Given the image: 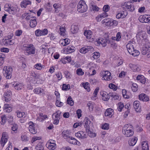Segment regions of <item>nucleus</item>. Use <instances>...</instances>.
<instances>
[{
	"instance_id": "nucleus-11",
	"label": "nucleus",
	"mask_w": 150,
	"mask_h": 150,
	"mask_svg": "<svg viewBox=\"0 0 150 150\" xmlns=\"http://www.w3.org/2000/svg\"><path fill=\"white\" fill-rule=\"evenodd\" d=\"M12 93L11 91L9 90L5 92L4 93L5 100L6 102H8L11 100Z\"/></svg>"
},
{
	"instance_id": "nucleus-1",
	"label": "nucleus",
	"mask_w": 150,
	"mask_h": 150,
	"mask_svg": "<svg viewBox=\"0 0 150 150\" xmlns=\"http://www.w3.org/2000/svg\"><path fill=\"white\" fill-rule=\"evenodd\" d=\"M138 35L142 40V44L143 47L141 50L143 54L146 55L147 57H150V43L147 39V35L145 32L141 31L138 33Z\"/></svg>"
},
{
	"instance_id": "nucleus-22",
	"label": "nucleus",
	"mask_w": 150,
	"mask_h": 150,
	"mask_svg": "<svg viewBox=\"0 0 150 150\" xmlns=\"http://www.w3.org/2000/svg\"><path fill=\"white\" fill-rule=\"evenodd\" d=\"M113 110L111 108L107 109L105 113V116L111 117L113 114Z\"/></svg>"
},
{
	"instance_id": "nucleus-45",
	"label": "nucleus",
	"mask_w": 150,
	"mask_h": 150,
	"mask_svg": "<svg viewBox=\"0 0 150 150\" xmlns=\"http://www.w3.org/2000/svg\"><path fill=\"white\" fill-rule=\"evenodd\" d=\"M35 149V150H43L44 147L42 144H38L37 145Z\"/></svg>"
},
{
	"instance_id": "nucleus-24",
	"label": "nucleus",
	"mask_w": 150,
	"mask_h": 150,
	"mask_svg": "<svg viewBox=\"0 0 150 150\" xmlns=\"http://www.w3.org/2000/svg\"><path fill=\"white\" fill-rule=\"evenodd\" d=\"M13 86L15 89L18 90L21 89L23 87V85L21 83H15Z\"/></svg>"
},
{
	"instance_id": "nucleus-2",
	"label": "nucleus",
	"mask_w": 150,
	"mask_h": 150,
	"mask_svg": "<svg viewBox=\"0 0 150 150\" xmlns=\"http://www.w3.org/2000/svg\"><path fill=\"white\" fill-rule=\"evenodd\" d=\"M133 127L131 125H125L123 128L122 133L126 136L130 137L133 134Z\"/></svg>"
},
{
	"instance_id": "nucleus-34",
	"label": "nucleus",
	"mask_w": 150,
	"mask_h": 150,
	"mask_svg": "<svg viewBox=\"0 0 150 150\" xmlns=\"http://www.w3.org/2000/svg\"><path fill=\"white\" fill-rule=\"evenodd\" d=\"M44 90L41 88H37L33 90V91L35 93L39 94L42 93H43Z\"/></svg>"
},
{
	"instance_id": "nucleus-29",
	"label": "nucleus",
	"mask_w": 150,
	"mask_h": 150,
	"mask_svg": "<svg viewBox=\"0 0 150 150\" xmlns=\"http://www.w3.org/2000/svg\"><path fill=\"white\" fill-rule=\"evenodd\" d=\"M4 109L5 112H10L12 111V108L8 104H5L4 107Z\"/></svg>"
},
{
	"instance_id": "nucleus-43",
	"label": "nucleus",
	"mask_w": 150,
	"mask_h": 150,
	"mask_svg": "<svg viewBox=\"0 0 150 150\" xmlns=\"http://www.w3.org/2000/svg\"><path fill=\"white\" fill-rule=\"evenodd\" d=\"M99 90V87H97L95 90L93 92V94L94 96L91 97L92 99H94V97H96L97 96V94Z\"/></svg>"
},
{
	"instance_id": "nucleus-13",
	"label": "nucleus",
	"mask_w": 150,
	"mask_h": 150,
	"mask_svg": "<svg viewBox=\"0 0 150 150\" xmlns=\"http://www.w3.org/2000/svg\"><path fill=\"white\" fill-rule=\"evenodd\" d=\"M8 136L7 133L6 132H3L2 137L1 139V144L3 147L7 141Z\"/></svg>"
},
{
	"instance_id": "nucleus-3",
	"label": "nucleus",
	"mask_w": 150,
	"mask_h": 150,
	"mask_svg": "<svg viewBox=\"0 0 150 150\" xmlns=\"http://www.w3.org/2000/svg\"><path fill=\"white\" fill-rule=\"evenodd\" d=\"M23 49L26 55L34 54L35 53V48L32 44L24 45Z\"/></svg>"
},
{
	"instance_id": "nucleus-15",
	"label": "nucleus",
	"mask_w": 150,
	"mask_h": 150,
	"mask_svg": "<svg viewBox=\"0 0 150 150\" xmlns=\"http://www.w3.org/2000/svg\"><path fill=\"white\" fill-rule=\"evenodd\" d=\"M132 42L129 41V43L126 45V47L127 49L128 52L130 54L133 51V49L134 48L133 45H132Z\"/></svg>"
},
{
	"instance_id": "nucleus-47",
	"label": "nucleus",
	"mask_w": 150,
	"mask_h": 150,
	"mask_svg": "<svg viewBox=\"0 0 150 150\" xmlns=\"http://www.w3.org/2000/svg\"><path fill=\"white\" fill-rule=\"evenodd\" d=\"M70 88V86L69 84L67 85L65 84H63L62 89L64 90L67 91L69 90Z\"/></svg>"
},
{
	"instance_id": "nucleus-30",
	"label": "nucleus",
	"mask_w": 150,
	"mask_h": 150,
	"mask_svg": "<svg viewBox=\"0 0 150 150\" xmlns=\"http://www.w3.org/2000/svg\"><path fill=\"white\" fill-rule=\"evenodd\" d=\"M142 150H149V146L147 142H143L142 143Z\"/></svg>"
},
{
	"instance_id": "nucleus-41",
	"label": "nucleus",
	"mask_w": 150,
	"mask_h": 150,
	"mask_svg": "<svg viewBox=\"0 0 150 150\" xmlns=\"http://www.w3.org/2000/svg\"><path fill=\"white\" fill-rule=\"evenodd\" d=\"M67 101V104L70 105L71 106H72L74 105V101L71 96H69L68 98Z\"/></svg>"
},
{
	"instance_id": "nucleus-55",
	"label": "nucleus",
	"mask_w": 150,
	"mask_h": 150,
	"mask_svg": "<svg viewBox=\"0 0 150 150\" xmlns=\"http://www.w3.org/2000/svg\"><path fill=\"white\" fill-rule=\"evenodd\" d=\"M40 139H41V138L40 137H37L34 136L32 138L31 140V142L32 143H33L35 141H36V140H39Z\"/></svg>"
},
{
	"instance_id": "nucleus-26",
	"label": "nucleus",
	"mask_w": 150,
	"mask_h": 150,
	"mask_svg": "<svg viewBox=\"0 0 150 150\" xmlns=\"http://www.w3.org/2000/svg\"><path fill=\"white\" fill-rule=\"evenodd\" d=\"M134 108L137 112H139L140 108L139 107V102L138 101H135L133 103Z\"/></svg>"
},
{
	"instance_id": "nucleus-12",
	"label": "nucleus",
	"mask_w": 150,
	"mask_h": 150,
	"mask_svg": "<svg viewBox=\"0 0 150 150\" xmlns=\"http://www.w3.org/2000/svg\"><path fill=\"white\" fill-rule=\"evenodd\" d=\"M28 124L29 126L28 127L30 132L33 134H35L37 132V131L35 129L34 123L31 121Z\"/></svg>"
},
{
	"instance_id": "nucleus-48",
	"label": "nucleus",
	"mask_w": 150,
	"mask_h": 150,
	"mask_svg": "<svg viewBox=\"0 0 150 150\" xmlns=\"http://www.w3.org/2000/svg\"><path fill=\"white\" fill-rule=\"evenodd\" d=\"M59 30L60 31L59 34L62 36H64L65 31V28L63 27H60Z\"/></svg>"
},
{
	"instance_id": "nucleus-6",
	"label": "nucleus",
	"mask_w": 150,
	"mask_h": 150,
	"mask_svg": "<svg viewBox=\"0 0 150 150\" xmlns=\"http://www.w3.org/2000/svg\"><path fill=\"white\" fill-rule=\"evenodd\" d=\"M84 34L86 37L89 42H92L94 41V38L92 37V32L91 30L85 31Z\"/></svg>"
},
{
	"instance_id": "nucleus-52",
	"label": "nucleus",
	"mask_w": 150,
	"mask_h": 150,
	"mask_svg": "<svg viewBox=\"0 0 150 150\" xmlns=\"http://www.w3.org/2000/svg\"><path fill=\"white\" fill-rule=\"evenodd\" d=\"M89 84L88 83H86L83 85V86L85 89L87 90L88 92L90 91V88L89 87Z\"/></svg>"
},
{
	"instance_id": "nucleus-10",
	"label": "nucleus",
	"mask_w": 150,
	"mask_h": 150,
	"mask_svg": "<svg viewBox=\"0 0 150 150\" xmlns=\"http://www.w3.org/2000/svg\"><path fill=\"white\" fill-rule=\"evenodd\" d=\"M122 5L123 6H125L129 11H133L134 10L135 8L134 6L132 5L130 2H125L122 3Z\"/></svg>"
},
{
	"instance_id": "nucleus-7",
	"label": "nucleus",
	"mask_w": 150,
	"mask_h": 150,
	"mask_svg": "<svg viewBox=\"0 0 150 150\" xmlns=\"http://www.w3.org/2000/svg\"><path fill=\"white\" fill-rule=\"evenodd\" d=\"M48 33V31L47 29L40 30L37 29L35 31V35L38 37L47 35Z\"/></svg>"
},
{
	"instance_id": "nucleus-61",
	"label": "nucleus",
	"mask_w": 150,
	"mask_h": 150,
	"mask_svg": "<svg viewBox=\"0 0 150 150\" xmlns=\"http://www.w3.org/2000/svg\"><path fill=\"white\" fill-rule=\"evenodd\" d=\"M83 131H80L79 132H78L77 133H76L75 134V136L77 137H78V138H80L81 139V136L82 135V134H83Z\"/></svg>"
},
{
	"instance_id": "nucleus-64",
	"label": "nucleus",
	"mask_w": 150,
	"mask_h": 150,
	"mask_svg": "<svg viewBox=\"0 0 150 150\" xmlns=\"http://www.w3.org/2000/svg\"><path fill=\"white\" fill-rule=\"evenodd\" d=\"M13 126L11 127V130L15 132L17 130L18 127L17 125L15 124H14V125H13Z\"/></svg>"
},
{
	"instance_id": "nucleus-50",
	"label": "nucleus",
	"mask_w": 150,
	"mask_h": 150,
	"mask_svg": "<svg viewBox=\"0 0 150 150\" xmlns=\"http://www.w3.org/2000/svg\"><path fill=\"white\" fill-rule=\"evenodd\" d=\"M64 74L66 78L67 79H71V75L68 71H64Z\"/></svg>"
},
{
	"instance_id": "nucleus-21",
	"label": "nucleus",
	"mask_w": 150,
	"mask_h": 150,
	"mask_svg": "<svg viewBox=\"0 0 150 150\" xmlns=\"http://www.w3.org/2000/svg\"><path fill=\"white\" fill-rule=\"evenodd\" d=\"M137 79L140 81V82L143 84H144L146 81V78L144 76L141 75H138L137 77Z\"/></svg>"
},
{
	"instance_id": "nucleus-32",
	"label": "nucleus",
	"mask_w": 150,
	"mask_h": 150,
	"mask_svg": "<svg viewBox=\"0 0 150 150\" xmlns=\"http://www.w3.org/2000/svg\"><path fill=\"white\" fill-rule=\"evenodd\" d=\"M46 146L47 147L48 149H50L54 150L56 147V144H50L47 143L46 144Z\"/></svg>"
},
{
	"instance_id": "nucleus-4",
	"label": "nucleus",
	"mask_w": 150,
	"mask_h": 150,
	"mask_svg": "<svg viewBox=\"0 0 150 150\" xmlns=\"http://www.w3.org/2000/svg\"><path fill=\"white\" fill-rule=\"evenodd\" d=\"M88 9L87 6L85 2L83 0L80 1L77 6V10L80 13H83L86 11Z\"/></svg>"
},
{
	"instance_id": "nucleus-58",
	"label": "nucleus",
	"mask_w": 150,
	"mask_h": 150,
	"mask_svg": "<svg viewBox=\"0 0 150 150\" xmlns=\"http://www.w3.org/2000/svg\"><path fill=\"white\" fill-rule=\"evenodd\" d=\"M61 41L63 42L66 44V45H68L70 42V40L67 38L63 39L61 40Z\"/></svg>"
},
{
	"instance_id": "nucleus-35",
	"label": "nucleus",
	"mask_w": 150,
	"mask_h": 150,
	"mask_svg": "<svg viewBox=\"0 0 150 150\" xmlns=\"http://www.w3.org/2000/svg\"><path fill=\"white\" fill-rule=\"evenodd\" d=\"M108 16V15L107 14L106 12L104 11L102 13L98 15V17L99 18L97 20V21H101V19H102L103 18L106 17Z\"/></svg>"
},
{
	"instance_id": "nucleus-44",
	"label": "nucleus",
	"mask_w": 150,
	"mask_h": 150,
	"mask_svg": "<svg viewBox=\"0 0 150 150\" xmlns=\"http://www.w3.org/2000/svg\"><path fill=\"white\" fill-rule=\"evenodd\" d=\"M139 52L138 50L134 49V48L133 49V51H132V52L130 54L134 56H136L138 55L139 54Z\"/></svg>"
},
{
	"instance_id": "nucleus-23",
	"label": "nucleus",
	"mask_w": 150,
	"mask_h": 150,
	"mask_svg": "<svg viewBox=\"0 0 150 150\" xmlns=\"http://www.w3.org/2000/svg\"><path fill=\"white\" fill-rule=\"evenodd\" d=\"M63 137L67 140L70 137V135L69 131L68 130L64 131L62 133Z\"/></svg>"
},
{
	"instance_id": "nucleus-42",
	"label": "nucleus",
	"mask_w": 150,
	"mask_h": 150,
	"mask_svg": "<svg viewBox=\"0 0 150 150\" xmlns=\"http://www.w3.org/2000/svg\"><path fill=\"white\" fill-rule=\"evenodd\" d=\"M122 93L123 97L126 99H128L129 98V95L127 94V92L125 89H123L122 91Z\"/></svg>"
},
{
	"instance_id": "nucleus-62",
	"label": "nucleus",
	"mask_w": 150,
	"mask_h": 150,
	"mask_svg": "<svg viewBox=\"0 0 150 150\" xmlns=\"http://www.w3.org/2000/svg\"><path fill=\"white\" fill-rule=\"evenodd\" d=\"M30 75L35 79H38L39 78V76L37 75V74L35 73L33 71L30 73Z\"/></svg>"
},
{
	"instance_id": "nucleus-37",
	"label": "nucleus",
	"mask_w": 150,
	"mask_h": 150,
	"mask_svg": "<svg viewBox=\"0 0 150 150\" xmlns=\"http://www.w3.org/2000/svg\"><path fill=\"white\" fill-rule=\"evenodd\" d=\"M89 131H86L88 133V135L91 137H93L96 136V134L93 132V130H91L90 129H89Z\"/></svg>"
},
{
	"instance_id": "nucleus-56",
	"label": "nucleus",
	"mask_w": 150,
	"mask_h": 150,
	"mask_svg": "<svg viewBox=\"0 0 150 150\" xmlns=\"http://www.w3.org/2000/svg\"><path fill=\"white\" fill-rule=\"evenodd\" d=\"M76 74L79 75H82L83 74L84 72L82 71V69L80 68L77 70Z\"/></svg>"
},
{
	"instance_id": "nucleus-19",
	"label": "nucleus",
	"mask_w": 150,
	"mask_h": 150,
	"mask_svg": "<svg viewBox=\"0 0 150 150\" xmlns=\"http://www.w3.org/2000/svg\"><path fill=\"white\" fill-rule=\"evenodd\" d=\"M79 30V28L77 25L72 24L71 28V31L73 34H75Z\"/></svg>"
},
{
	"instance_id": "nucleus-63",
	"label": "nucleus",
	"mask_w": 150,
	"mask_h": 150,
	"mask_svg": "<svg viewBox=\"0 0 150 150\" xmlns=\"http://www.w3.org/2000/svg\"><path fill=\"white\" fill-rule=\"evenodd\" d=\"M35 68L38 70H41L42 67L40 64H37L35 65Z\"/></svg>"
},
{
	"instance_id": "nucleus-40",
	"label": "nucleus",
	"mask_w": 150,
	"mask_h": 150,
	"mask_svg": "<svg viewBox=\"0 0 150 150\" xmlns=\"http://www.w3.org/2000/svg\"><path fill=\"white\" fill-rule=\"evenodd\" d=\"M97 42L102 44L103 46H105L106 45L105 42V39L102 38L99 39L97 41Z\"/></svg>"
},
{
	"instance_id": "nucleus-5",
	"label": "nucleus",
	"mask_w": 150,
	"mask_h": 150,
	"mask_svg": "<svg viewBox=\"0 0 150 150\" xmlns=\"http://www.w3.org/2000/svg\"><path fill=\"white\" fill-rule=\"evenodd\" d=\"M3 70L5 71V73L4 75L6 76V78L8 79H11L12 76L11 73L13 71L12 68L10 67H8V68L7 66H5L4 67Z\"/></svg>"
},
{
	"instance_id": "nucleus-14",
	"label": "nucleus",
	"mask_w": 150,
	"mask_h": 150,
	"mask_svg": "<svg viewBox=\"0 0 150 150\" xmlns=\"http://www.w3.org/2000/svg\"><path fill=\"white\" fill-rule=\"evenodd\" d=\"M112 79L110 73L108 71H105L104 76L102 78V80L109 81Z\"/></svg>"
},
{
	"instance_id": "nucleus-17",
	"label": "nucleus",
	"mask_w": 150,
	"mask_h": 150,
	"mask_svg": "<svg viewBox=\"0 0 150 150\" xmlns=\"http://www.w3.org/2000/svg\"><path fill=\"white\" fill-rule=\"evenodd\" d=\"M139 99L143 101H149V99L148 97L145 94L142 93L139 96Z\"/></svg>"
},
{
	"instance_id": "nucleus-57",
	"label": "nucleus",
	"mask_w": 150,
	"mask_h": 150,
	"mask_svg": "<svg viewBox=\"0 0 150 150\" xmlns=\"http://www.w3.org/2000/svg\"><path fill=\"white\" fill-rule=\"evenodd\" d=\"M102 129H108L109 128V125L108 123H105L102 126Z\"/></svg>"
},
{
	"instance_id": "nucleus-27",
	"label": "nucleus",
	"mask_w": 150,
	"mask_h": 150,
	"mask_svg": "<svg viewBox=\"0 0 150 150\" xmlns=\"http://www.w3.org/2000/svg\"><path fill=\"white\" fill-rule=\"evenodd\" d=\"M102 93H103L102 97L103 100L104 101L108 100L109 99L110 96L109 95V94H108L107 95V93L106 92H102ZM100 94H102V93H101Z\"/></svg>"
},
{
	"instance_id": "nucleus-36",
	"label": "nucleus",
	"mask_w": 150,
	"mask_h": 150,
	"mask_svg": "<svg viewBox=\"0 0 150 150\" xmlns=\"http://www.w3.org/2000/svg\"><path fill=\"white\" fill-rule=\"evenodd\" d=\"M59 100L60 98L59 96L57 97L55 104L56 105V106H58V107H61L63 105V103L60 101Z\"/></svg>"
},
{
	"instance_id": "nucleus-46",
	"label": "nucleus",
	"mask_w": 150,
	"mask_h": 150,
	"mask_svg": "<svg viewBox=\"0 0 150 150\" xmlns=\"http://www.w3.org/2000/svg\"><path fill=\"white\" fill-rule=\"evenodd\" d=\"M37 24L36 20L32 21L30 22V25L31 28H34L36 26Z\"/></svg>"
},
{
	"instance_id": "nucleus-39",
	"label": "nucleus",
	"mask_w": 150,
	"mask_h": 150,
	"mask_svg": "<svg viewBox=\"0 0 150 150\" xmlns=\"http://www.w3.org/2000/svg\"><path fill=\"white\" fill-rule=\"evenodd\" d=\"M5 57V55L3 54H0V66L2 65L4 62V59Z\"/></svg>"
},
{
	"instance_id": "nucleus-28",
	"label": "nucleus",
	"mask_w": 150,
	"mask_h": 150,
	"mask_svg": "<svg viewBox=\"0 0 150 150\" xmlns=\"http://www.w3.org/2000/svg\"><path fill=\"white\" fill-rule=\"evenodd\" d=\"M137 140V139L136 137L129 140L128 142L129 145L130 146H134L136 144Z\"/></svg>"
},
{
	"instance_id": "nucleus-20",
	"label": "nucleus",
	"mask_w": 150,
	"mask_h": 150,
	"mask_svg": "<svg viewBox=\"0 0 150 150\" xmlns=\"http://www.w3.org/2000/svg\"><path fill=\"white\" fill-rule=\"evenodd\" d=\"M67 140L69 142L72 144L78 145L80 144V142L77 141L75 138L71 137L68 139Z\"/></svg>"
},
{
	"instance_id": "nucleus-49",
	"label": "nucleus",
	"mask_w": 150,
	"mask_h": 150,
	"mask_svg": "<svg viewBox=\"0 0 150 150\" xmlns=\"http://www.w3.org/2000/svg\"><path fill=\"white\" fill-rule=\"evenodd\" d=\"M93 57L95 59H97L100 56V53L98 52H95L93 53Z\"/></svg>"
},
{
	"instance_id": "nucleus-59",
	"label": "nucleus",
	"mask_w": 150,
	"mask_h": 150,
	"mask_svg": "<svg viewBox=\"0 0 150 150\" xmlns=\"http://www.w3.org/2000/svg\"><path fill=\"white\" fill-rule=\"evenodd\" d=\"M1 121L0 122L1 124L2 125H4L5 124L6 122V117L5 116H3L2 117H1Z\"/></svg>"
},
{
	"instance_id": "nucleus-18",
	"label": "nucleus",
	"mask_w": 150,
	"mask_h": 150,
	"mask_svg": "<svg viewBox=\"0 0 150 150\" xmlns=\"http://www.w3.org/2000/svg\"><path fill=\"white\" fill-rule=\"evenodd\" d=\"M127 13L126 11H122L121 13H119L116 16V17L117 19H120L121 18H124L127 15Z\"/></svg>"
},
{
	"instance_id": "nucleus-51",
	"label": "nucleus",
	"mask_w": 150,
	"mask_h": 150,
	"mask_svg": "<svg viewBox=\"0 0 150 150\" xmlns=\"http://www.w3.org/2000/svg\"><path fill=\"white\" fill-rule=\"evenodd\" d=\"M109 87L114 91L116 90L117 88V87L112 83L110 84L109 85Z\"/></svg>"
},
{
	"instance_id": "nucleus-31",
	"label": "nucleus",
	"mask_w": 150,
	"mask_h": 150,
	"mask_svg": "<svg viewBox=\"0 0 150 150\" xmlns=\"http://www.w3.org/2000/svg\"><path fill=\"white\" fill-rule=\"evenodd\" d=\"M61 114V112L59 111H58L52 114V118L59 120Z\"/></svg>"
},
{
	"instance_id": "nucleus-9",
	"label": "nucleus",
	"mask_w": 150,
	"mask_h": 150,
	"mask_svg": "<svg viewBox=\"0 0 150 150\" xmlns=\"http://www.w3.org/2000/svg\"><path fill=\"white\" fill-rule=\"evenodd\" d=\"M93 50V48L91 46H85L81 48L80 50V53L86 54L89 51H92Z\"/></svg>"
},
{
	"instance_id": "nucleus-54",
	"label": "nucleus",
	"mask_w": 150,
	"mask_h": 150,
	"mask_svg": "<svg viewBox=\"0 0 150 150\" xmlns=\"http://www.w3.org/2000/svg\"><path fill=\"white\" fill-rule=\"evenodd\" d=\"M121 33L120 32H118L116 34V41H120L121 40Z\"/></svg>"
},
{
	"instance_id": "nucleus-53",
	"label": "nucleus",
	"mask_w": 150,
	"mask_h": 150,
	"mask_svg": "<svg viewBox=\"0 0 150 150\" xmlns=\"http://www.w3.org/2000/svg\"><path fill=\"white\" fill-rule=\"evenodd\" d=\"M124 107V105L123 103H120L118 104L117 109L120 112L121 111L122 108Z\"/></svg>"
},
{
	"instance_id": "nucleus-38",
	"label": "nucleus",
	"mask_w": 150,
	"mask_h": 150,
	"mask_svg": "<svg viewBox=\"0 0 150 150\" xmlns=\"http://www.w3.org/2000/svg\"><path fill=\"white\" fill-rule=\"evenodd\" d=\"M6 120L8 122V123L11 125H12L14 124L13 117L11 115H8L6 118Z\"/></svg>"
},
{
	"instance_id": "nucleus-16",
	"label": "nucleus",
	"mask_w": 150,
	"mask_h": 150,
	"mask_svg": "<svg viewBox=\"0 0 150 150\" xmlns=\"http://www.w3.org/2000/svg\"><path fill=\"white\" fill-rule=\"evenodd\" d=\"M9 9L8 10V12L10 14H14L16 12V8L13 6H11V4H8Z\"/></svg>"
},
{
	"instance_id": "nucleus-33",
	"label": "nucleus",
	"mask_w": 150,
	"mask_h": 150,
	"mask_svg": "<svg viewBox=\"0 0 150 150\" xmlns=\"http://www.w3.org/2000/svg\"><path fill=\"white\" fill-rule=\"evenodd\" d=\"M129 66V67L132 69L134 71H138L140 70L139 67L136 65L130 64Z\"/></svg>"
},
{
	"instance_id": "nucleus-60",
	"label": "nucleus",
	"mask_w": 150,
	"mask_h": 150,
	"mask_svg": "<svg viewBox=\"0 0 150 150\" xmlns=\"http://www.w3.org/2000/svg\"><path fill=\"white\" fill-rule=\"evenodd\" d=\"M109 9L110 7L108 5H104L103 7V10L105 12L108 11L109 10Z\"/></svg>"
},
{
	"instance_id": "nucleus-8",
	"label": "nucleus",
	"mask_w": 150,
	"mask_h": 150,
	"mask_svg": "<svg viewBox=\"0 0 150 150\" xmlns=\"http://www.w3.org/2000/svg\"><path fill=\"white\" fill-rule=\"evenodd\" d=\"M83 123L84 124V126L86 129V131H89V129H90V125L91 124H92V123L91 122L89 119L87 117H86L85 118Z\"/></svg>"
},
{
	"instance_id": "nucleus-25",
	"label": "nucleus",
	"mask_w": 150,
	"mask_h": 150,
	"mask_svg": "<svg viewBox=\"0 0 150 150\" xmlns=\"http://www.w3.org/2000/svg\"><path fill=\"white\" fill-rule=\"evenodd\" d=\"M31 2L28 0H24L22 1L21 4V6L22 7L25 8L27 5L30 4Z\"/></svg>"
}]
</instances>
